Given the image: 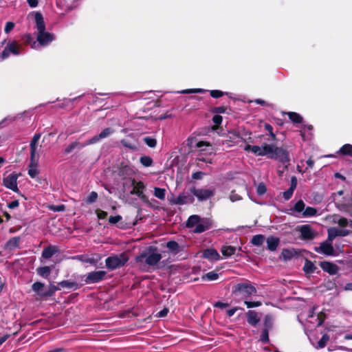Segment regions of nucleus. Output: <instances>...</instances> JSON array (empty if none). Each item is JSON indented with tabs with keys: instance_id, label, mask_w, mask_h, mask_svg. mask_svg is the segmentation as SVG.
<instances>
[{
	"instance_id": "nucleus-1",
	"label": "nucleus",
	"mask_w": 352,
	"mask_h": 352,
	"mask_svg": "<svg viewBox=\"0 0 352 352\" xmlns=\"http://www.w3.org/2000/svg\"><path fill=\"white\" fill-rule=\"evenodd\" d=\"M244 150L252 152L256 156H267L270 159L276 160L282 163L289 162V153L282 147L274 144H263L261 146L247 144Z\"/></svg>"
},
{
	"instance_id": "nucleus-2",
	"label": "nucleus",
	"mask_w": 352,
	"mask_h": 352,
	"mask_svg": "<svg viewBox=\"0 0 352 352\" xmlns=\"http://www.w3.org/2000/svg\"><path fill=\"white\" fill-rule=\"evenodd\" d=\"M34 15L36 28L37 30L36 39L38 44H36V43L34 41L32 45V47L36 48L38 45H47L54 39V34L45 31V24L41 13L36 12L34 13Z\"/></svg>"
},
{
	"instance_id": "nucleus-3",
	"label": "nucleus",
	"mask_w": 352,
	"mask_h": 352,
	"mask_svg": "<svg viewBox=\"0 0 352 352\" xmlns=\"http://www.w3.org/2000/svg\"><path fill=\"white\" fill-rule=\"evenodd\" d=\"M162 258L161 254L153 251L150 247L146 251L137 256L135 261L142 270H147L149 267L156 265Z\"/></svg>"
},
{
	"instance_id": "nucleus-4",
	"label": "nucleus",
	"mask_w": 352,
	"mask_h": 352,
	"mask_svg": "<svg viewBox=\"0 0 352 352\" xmlns=\"http://www.w3.org/2000/svg\"><path fill=\"white\" fill-rule=\"evenodd\" d=\"M145 188L144 182L135 179H126L123 183L124 192H129L131 195H136L143 201H147V197L144 192Z\"/></svg>"
},
{
	"instance_id": "nucleus-5",
	"label": "nucleus",
	"mask_w": 352,
	"mask_h": 352,
	"mask_svg": "<svg viewBox=\"0 0 352 352\" xmlns=\"http://www.w3.org/2000/svg\"><path fill=\"white\" fill-rule=\"evenodd\" d=\"M290 210L292 214L298 218H310L318 215V210L306 206L302 200H298Z\"/></svg>"
},
{
	"instance_id": "nucleus-6",
	"label": "nucleus",
	"mask_w": 352,
	"mask_h": 352,
	"mask_svg": "<svg viewBox=\"0 0 352 352\" xmlns=\"http://www.w3.org/2000/svg\"><path fill=\"white\" fill-rule=\"evenodd\" d=\"M186 226L192 229L195 233H201L208 230L211 223L207 219H201L198 215H192L188 218Z\"/></svg>"
},
{
	"instance_id": "nucleus-7",
	"label": "nucleus",
	"mask_w": 352,
	"mask_h": 352,
	"mask_svg": "<svg viewBox=\"0 0 352 352\" xmlns=\"http://www.w3.org/2000/svg\"><path fill=\"white\" fill-rule=\"evenodd\" d=\"M129 259V257L125 252L113 254L106 258L105 265L109 270H113L124 266L128 262Z\"/></svg>"
},
{
	"instance_id": "nucleus-8",
	"label": "nucleus",
	"mask_w": 352,
	"mask_h": 352,
	"mask_svg": "<svg viewBox=\"0 0 352 352\" xmlns=\"http://www.w3.org/2000/svg\"><path fill=\"white\" fill-rule=\"evenodd\" d=\"M233 292L239 293L245 298H248L252 295H256V289L251 284L241 283L234 286Z\"/></svg>"
},
{
	"instance_id": "nucleus-9",
	"label": "nucleus",
	"mask_w": 352,
	"mask_h": 352,
	"mask_svg": "<svg viewBox=\"0 0 352 352\" xmlns=\"http://www.w3.org/2000/svg\"><path fill=\"white\" fill-rule=\"evenodd\" d=\"M332 243V241H329V239H327V240L322 242L318 247H315L314 250L317 253L325 256H334L336 255V251Z\"/></svg>"
},
{
	"instance_id": "nucleus-10",
	"label": "nucleus",
	"mask_w": 352,
	"mask_h": 352,
	"mask_svg": "<svg viewBox=\"0 0 352 352\" xmlns=\"http://www.w3.org/2000/svg\"><path fill=\"white\" fill-rule=\"evenodd\" d=\"M19 177V175L16 173H12L8 176L5 177L3 179V186L15 192H17L19 191L18 186H17V179Z\"/></svg>"
},
{
	"instance_id": "nucleus-11",
	"label": "nucleus",
	"mask_w": 352,
	"mask_h": 352,
	"mask_svg": "<svg viewBox=\"0 0 352 352\" xmlns=\"http://www.w3.org/2000/svg\"><path fill=\"white\" fill-rule=\"evenodd\" d=\"M301 237L305 240H312L317 236V232L309 224H305L299 228Z\"/></svg>"
},
{
	"instance_id": "nucleus-12",
	"label": "nucleus",
	"mask_w": 352,
	"mask_h": 352,
	"mask_svg": "<svg viewBox=\"0 0 352 352\" xmlns=\"http://www.w3.org/2000/svg\"><path fill=\"white\" fill-rule=\"evenodd\" d=\"M192 194L198 199L199 201H204L214 195V188H194L192 190Z\"/></svg>"
},
{
	"instance_id": "nucleus-13",
	"label": "nucleus",
	"mask_w": 352,
	"mask_h": 352,
	"mask_svg": "<svg viewBox=\"0 0 352 352\" xmlns=\"http://www.w3.org/2000/svg\"><path fill=\"white\" fill-rule=\"evenodd\" d=\"M113 130L111 128H106L102 130L99 135H96L85 142L83 145H80V147H85L86 146L94 144L99 142L100 140L104 139L109 136L111 133H113Z\"/></svg>"
},
{
	"instance_id": "nucleus-14",
	"label": "nucleus",
	"mask_w": 352,
	"mask_h": 352,
	"mask_svg": "<svg viewBox=\"0 0 352 352\" xmlns=\"http://www.w3.org/2000/svg\"><path fill=\"white\" fill-rule=\"evenodd\" d=\"M106 274L104 271H94L87 274L85 280L88 284L98 283L104 280Z\"/></svg>"
},
{
	"instance_id": "nucleus-15",
	"label": "nucleus",
	"mask_w": 352,
	"mask_h": 352,
	"mask_svg": "<svg viewBox=\"0 0 352 352\" xmlns=\"http://www.w3.org/2000/svg\"><path fill=\"white\" fill-rule=\"evenodd\" d=\"M349 232H350L346 229L331 227L327 230V239L333 241L336 237L346 236L349 234Z\"/></svg>"
},
{
	"instance_id": "nucleus-16",
	"label": "nucleus",
	"mask_w": 352,
	"mask_h": 352,
	"mask_svg": "<svg viewBox=\"0 0 352 352\" xmlns=\"http://www.w3.org/2000/svg\"><path fill=\"white\" fill-rule=\"evenodd\" d=\"M41 135L35 134L30 142V160H38V154L37 153V144L40 140Z\"/></svg>"
},
{
	"instance_id": "nucleus-17",
	"label": "nucleus",
	"mask_w": 352,
	"mask_h": 352,
	"mask_svg": "<svg viewBox=\"0 0 352 352\" xmlns=\"http://www.w3.org/2000/svg\"><path fill=\"white\" fill-rule=\"evenodd\" d=\"M329 219L332 223L338 224L341 228L344 229L348 226L352 228V220H348L338 214L332 215L329 217Z\"/></svg>"
},
{
	"instance_id": "nucleus-18",
	"label": "nucleus",
	"mask_w": 352,
	"mask_h": 352,
	"mask_svg": "<svg viewBox=\"0 0 352 352\" xmlns=\"http://www.w3.org/2000/svg\"><path fill=\"white\" fill-rule=\"evenodd\" d=\"M320 266L323 271L331 275L337 274L338 271V267L336 264L328 261L321 262Z\"/></svg>"
},
{
	"instance_id": "nucleus-19",
	"label": "nucleus",
	"mask_w": 352,
	"mask_h": 352,
	"mask_svg": "<svg viewBox=\"0 0 352 352\" xmlns=\"http://www.w3.org/2000/svg\"><path fill=\"white\" fill-rule=\"evenodd\" d=\"M21 239L19 236H14L11 238L5 245L6 250L12 251L19 248Z\"/></svg>"
},
{
	"instance_id": "nucleus-20",
	"label": "nucleus",
	"mask_w": 352,
	"mask_h": 352,
	"mask_svg": "<svg viewBox=\"0 0 352 352\" xmlns=\"http://www.w3.org/2000/svg\"><path fill=\"white\" fill-rule=\"evenodd\" d=\"M58 252V248L54 245H50L43 250L42 258L45 259L50 258L55 253Z\"/></svg>"
},
{
	"instance_id": "nucleus-21",
	"label": "nucleus",
	"mask_w": 352,
	"mask_h": 352,
	"mask_svg": "<svg viewBox=\"0 0 352 352\" xmlns=\"http://www.w3.org/2000/svg\"><path fill=\"white\" fill-rule=\"evenodd\" d=\"M39 173L38 169V160H30L28 169V175L32 178H36Z\"/></svg>"
},
{
	"instance_id": "nucleus-22",
	"label": "nucleus",
	"mask_w": 352,
	"mask_h": 352,
	"mask_svg": "<svg viewBox=\"0 0 352 352\" xmlns=\"http://www.w3.org/2000/svg\"><path fill=\"white\" fill-rule=\"evenodd\" d=\"M203 256L204 258L212 261H217L220 258L219 254L214 249L206 250L203 253Z\"/></svg>"
},
{
	"instance_id": "nucleus-23",
	"label": "nucleus",
	"mask_w": 352,
	"mask_h": 352,
	"mask_svg": "<svg viewBox=\"0 0 352 352\" xmlns=\"http://www.w3.org/2000/svg\"><path fill=\"white\" fill-rule=\"evenodd\" d=\"M280 240L277 237L270 236L267 239V249L270 251H274L276 250Z\"/></svg>"
},
{
	"instance_id": "nucleus-24",
	"label": "nucleus",
	"mask_w": 352,
	"mask_h": 352,
	"mask_svg": "<svg viewBox=\"0 0 352 352\" xmlns=\"http://www.w3.org/2000/svg\"><path fill=\"white\" fill-rule=\"evenodd\" d=\"M247 316L248 323L252 326L256 325L260 320L258 314L254 311H249Z\"/></svg>"
},
{
	"instance_id": "nucleus-25",
	"label": "nucleus",
	"mask_w": 352,
	"mask_h": 352,
	"mask_svg": "<svg viewBox=\"0 0 352 352\" xmlns=\"http://www.w3.org/2000/svg\"><path fill=\"white\" fill-rule=\"evenodd\" d=\"M32 289L34 292L37 293V294L40 297H46L45 295L42 294V293H46V290L44 289V284L41 282H36L34 283L32 286Z\"/></svg>"
},
{
	"instance_id": "nucleus-26",
	"label": "nucleus",
	"mask_w": 352,
	"mask_h": 352,
	"mask_svg": "<svg viewBox=\"0 0 352 352\" xmlns=\"http://www.w3.org/2000/svg\"><path fill=\"white\" fill-rule=\"evenodd\" d=\"M222 254L226 257H230L236 252V248L231 245H223L221 249Z\"/></svg>"
},
{
	"instance_id": "nucleus-27",
	"label": "nucleus",
	"mask_w": 352,
	"mask_h": 352,
	"mask_svg": "<svg viewBox=\"0 0 352 352\" xmlns=\"http://www.w3.org/2000/svg\"><path fill=\"white\" fill-rule=\"evenodd\" d=\"M195 146L200 148V152L209 151L210 153H213V149L208 142L200 141L196 144Z\"/></svg>"
},
{
	"instance_id": "nucleus-28",
	"label": "nucleus",
	"mask_w": 352,
	"mask_h": 352,
	"mask_svg": "<svg viewBox=\"0 0 352 352\" xmlns=\"http://www.w3.org/2000/svg\"><path fill=\"white\" fill-rule=\"evenodd\" d=\"M72 258L78 260L84 263H88L92 265H96L97 263V261H96L94 258L88 257L87 256L85 255H77L73 256Z\"/></svg>"
},
{
	"instance_id": "nucleus-29",
	"label": "nucleus",
	"mask_w": 352,
	"mask_h": 352,
	"mask_svg": "<svg viewBox=\"0 0 352 352\" xmlns=\"http://www.w3.org/2000/svg\"><path fill=\"white\" fill-rule=\"evenodd\" d=\"M52 269L49 266L41 267L37 268L36 272L39 276L43 278H48L51 273Z\"/></svg>"
},
{
	"instance_id": "nucleus-30",
	"label": "nucleus",
	"mask_w": 352,
	"mask_h": 352,
	"mask_svg": "<svg viewBox=\"0 0 352 352\" xmlns=\"http://www.w3.org/2000/svg\"><path fill=\"white\" fill-rule=\"evenodd\" d=\"M153 195L155 197L160 200H164L166 197V190L158 187L153 188Z\"/></svg>"
},
{
	"instance_id": "nucleus-31",
	"label": "nucleus",
	"mask_w": 352,
	"mask_h": 352,
	"mask_svg": "<svg viewBox=\"0 0 352 352\" xmlns=\"http://www.w3.org/2000/svg\"><path fill=\"white\" fill-rule=\"evenodd\" d=\"M7 48H9L10 54L19 55L20 54L19 46L15 41L10 42L7 45Z\"/></svg>"
},
{
	"instance_id": "nucleus-32",
	"label": "nucleus",
	"mask_w": 352,
	"mask_h": 352,
	"mask_svg": "<svg viewBox=\"0 0 352 352\" xmlns=\"http://www.w3.org/2000/svg\"><path fill=\"white\" fill-rule=\"evenodd\" d=\"M167 248L174 254H177L179 251V244L173 241H170L166 243Z\"/></svg>"
},
{
	"instance_id": "nucleus-33",
	"label": "nucleus",
	"mask_w": 352,
	"mask_h": 352,
	"mask_svg": "<svg viewBox=\"0 0 352 352\" xmlns=\"http://www.w3.org/2000/svg\"><path fill=\"white\" fill-rule=\"evenodd\" d=\"M84 143L81 144L78 141H75L70 144L65 149V153L69 154L75 148H82L83 147H80V145H83Z\"/></svg>"
},
{
	"instance_id": "nucleus-34",
	"label": "nucleus",
	"mask_w": 352,
	"mask_h": 352,
	"mask_svg": "<svg viewBox=\"0 0 352 352\" xmlns=\"http://www.w3.org/2000/svg\"><path fill=\"white\" fill-rule=\"evenodd\" d=\"M339 153H340L342 155L351 156L352 155V145L349 144H344V146H342L340 148Z\"/></svg>"
},
{
	"instance_id": "nucleus-35",
	"label": "nucleus",
	"mask_w": 352,
	"mask_h": 352,
	"mask_svg": "<svg viewBox=\"0 0 352 352\" xmlns=\"http://www.w3.org/2000/svg\"><path fill=\"white\" fill-rule=\"evenodd\" d=\"M219 274L214 271L209 272L202 276L203 280H207L209 281L215 280L218 279Z\"/></svg>"
},
{
	"instance_id": "nucleus-36",
	"label": "nucleus",
	"mask_w": 352,
	"mask_h": 352,
	"mask_svg": "<svg viewBox=\"0 0 352 352\" xmlns=\"http://www.w3.org/2000/svg\"><path fill=\"white\" fill-rule=\"evenodd\" d=\"M265 241V236L262 234H257L252 237V243L254 245H261Z\"/></svg>"
},
{
	"instance_id": "nucleus-37",
	"label": "nucleus",
	"mask_w": 352,
	"mask_h": 352,
	"mask_svg": "<svg viewBox=\"0 0 352 352\" xmlns=\"http://www.w3.org/2000/svg\"><path fill=\"white\" fill-rule=\"evenodd\" d=\"M287 115L289 119L294 123H300L302 120V118L297 113L289 112Z\"/></svg>"
},
{
	"instance_id": "nucleus-38",
	"label": "nucleus",
	"mask_w": 352,
	"mask_h": 352,
	"mask_svg": "<svg viewBox=\"0 0 352 352\" xmlns=\"http://www.w3.org/2000/svg\"><path fill=\"white\" fill-rule=\"evenodd\" d=\"M303 270L306 273L311 274L314 272L316 270V267L310 261H306L305 265L303 267Z\"/></svg>"
},
{
	"instance_id": "nucleus-39",
	"label": "nucleus",
	"mask_w": 352,
	"mask_h": 352,
	"mask_svg": "<svg viewBox=\"0 0 352 352\" xmlns=\"http://www.w3.org/2000/svg\"><path fill=\"white\" fill-rule=\"evenodd\" d=\"M329 340V337L327 334H324L322 337V338L318 341L317 345L316 346V349H322L324 348L327 342Z\"/></svg>"
},
{
	"instance_id": "nucleus-40",
	"label": "nucleus",
	"mask_w": 352,
	"mask_h": 352,
	"mask_svg": "<svg viewBox=\"0 0 352 352\" xmlns=\"http://www.w3.org/2000/svg\"><path fill=\"white\" fill-rule=\"evenodd\" d=\"M140 163L145 167H149L153 164V160L149 156H142L140 159Z\"/></svg>"
},
{
	"instance_id": "nucleus-41",
	"label": "nucleus",
	"mask_w": 352,
	"mask_h": 352,
	"mask_svg": "<svg viewBox=\"0 0 352 352\" xmlns=\"http://www.w3.org/2000/svg\"><path fill=\"white\" fill-rule=\"evenodd\" d=\"M187 197L184 194H180L174 201L175 204H185L186 203Z\"/></svg>"
},
{
	"instance_id": "nucleus-42",
	"label": "nucleus",
	"mask_w": 352,
	"mask_h": 352,
	"mask_svg": "<svg viewBox=\"0 0 352 352\" xmlns=\"http://www.w3.org/2000/svg\"><path fill=\"white\" fill-rule=\"evenodd\" d=\"M292 256H293V253L292 251H290L287 249L283 250V251L281 252L280 257L283 260H285V261L289 260L290 258H292Z\"/></svg>"
},
{
	"instance_id": "nucleus-43",
	"label": "nucleus",
	"mask_w": 352,
	"mask_h": 352,
	"mask_svg": "<svg viewBox=\"0 0 352 352\" xmlns=\"http://www.w3.org/2000/svg\"><path fill=\"white\" fill-rule=\"evenodd\" d=\"M144 142L146 143V144L151 147L154 148L157 144V141L155 138H150V137H146L144 138Z\"/></svg>"
},
{
	"instance_id": "nucleus-44",
	"label": "nucleus",
	"mask_w": 352,
	"mask_h": 352,
	"mask_svg": "<svg viewBox=\"0 0 352 352\" xmlns=\"http://www.w3.org/2000/svg\"><path fill=\"white\" fill-rule=\"evenodd\" d=\"M206 91V90L203 89H184L182 91H179L180 94H195V93H203Z\"/></svg>"
},
{
	"instance_id": "nucleus-45",
	"label": "nucleus",
	"mask_w": 352,
	"mask_h": 352,
	"mask_svg": "<svg viewBox=\"0 0 352 352\" xmlns=\"http://www.w3.org/2000/svg\"><path fill=\"white\" fill-rule=\"evenodd\" d=\"M98 199V194L94 192V191H92L89 195L87 197V202L89 203V204H92L94 202H95Z\"/></svg>"
},
{
	"instance_id": "nucleus-46",
	"label": "nucleus",
	"mask_w": 352,
	"mask_h": 352,
	"mask_svg": "<svg viewBox=\"0 0 352 352\" xmlns=\"http://www.w3.org/2000/svg\"><path fill=\"white\" fill-rule=\"evenodd\" d=\"M58 289V287H56V286L50 285L49 287V289L46 290V293H42V294L45 295L46 296H51Z\"/></svg>"
},
{
	"instance_id": "nucleus-47",
	"label": "nucleus",
	"mask_w": 352,
	"mask_h": 352,
	"mask_svg": "<svg viewBox=\"0 0 352 352\" xmlns=\"http://www.w3.org/2000/svg\"><path fill=\"white\" fill-rule=\"evenodd\" d=\"M59 285H61V287H63L72 288L74 286H76V284L75 283H74V282H71V281H69V280H63V281H61L59 283Z\"/></svg>"
},
{
	"instance_id": "nucleus-48",
	"label": "nucleus",
	"mask_w": 352,
	"mask_h": 352,
	"mask_svg": "<svg viewBox=\"0 0 352 352\" xmlns=\"http://www.w3.org/2000/svg\"><path fill=\"white\" fill-rule=\"evenodd\" d=\"M267 189L264 184L260 183L256 188V192L259 195H263L265 193Z\"/></svg>"
},
{
	"instance_id": "nucleus-49",
	"label": "nucleus",
	"mask_w": 352,
	"mask_h": 352,
	"mask_svg": "<svg viewBox=\"0 0 352 352\" xmlns=\"http://www.w3.org/2000/svg\"><path fill=\"white\" fill-rule=\"evenodd\" d=\"M223 95V92L219 90H212L210 91V96L212 98H218Z\"/></svg>"
},
{
	"instance_id": "nucleus-50",
	"label": "nucleus",
	"mask_w": 352,
	"mask_h": 352,
	"mask_svg": "<svg viewBox=\"0 0 352 352\" xmlns=\"http://www.w3.org/2000/svg\"><path fill=\"white\" fill-rule=\"evenodd\" d=\"M294 190H293L291 188H289L287 190L285 191L283 194L284 199L285 200H289L292 197V196L294 193Z\"/></svg>"
},
{
	"instance_id": "nucleus-51",
	"label": "nucleus",
	"mask_w": 352,
	"mask_h": 352,
	"mask_svg": "<svg viewBox=\"0 0 352 352\" xmlns=\"http://www.w3.org/2000/svg\"><path fill=\"white\" fill-rule=\"evenodd\" d=\"M14 27V23L13 22L9 21L7 22L5 26L4 31L6 34H8Z\"/></svg>"
},
{
	"instance_id": "nucleus-52",
	"label": "nucleus",
	"mask_w": 352,
	"mask_h": 352,
	"mask_svg": "<svg viewBox=\"0 0 352 352\" xmlns=\"http://www.w3.org/2000/svg\"><path fill=\"white\" fill-rule=\"evenodd\" d=\"M245 304L247 305L248 308L259 307L261 305V303L259 301L250 302L247 300L245 301Z\"/></svg>"
},
{
	"instance_id": "nucleus-53",
	"label": "nucleus",
	"mask_w": 352,
	"mask_h": 352,
	"mask_svg": "<svg viewBox=\"0 0 352 352\" xmlns=\"http://www.w3.org/2000/svg\"><path fill=\"white\" fill-rule=\"evenodd\" d=\"M122 219V217L120 215H116V216H111L109 219V221L111 223H116L119 222Z\"/></svg>"
},
{
	"instance_id": "nucleus-54",
	"label": "nucleus",
	"mask_w": 352,
	"mask_h": 352,
	"mask_svg": "<svg viewBox=\"0 0 352 352\" xmlns=\"http://www.w3.org/2000/svg\"><path fill=\"white\" fill-rule=\"evenodd\" d=\"M265 128L270 133V135L272 137V139L273 140H275L276 139V135L273 133V127L270 124H265Z\"/></svg>"
},
{
	"instance_id": "nucleus-55",
	"label": "nucleus",
	"mask_w": 352,
	"mask_h": 352,
	"mask_svg": "<svg viewBox=\"0 0 352 352\" xmlns=\"http://www.w3.org/2000/svg\"><path fill=\"white\" fill-rule=\"evenodd\" d=\"M261 340L263 342H267L269 340L268 337V331L267 329H264L261 336Z\"/></svg>"
},
{
	"instance_id": "nucleus-56",
	"label": "nucleus",
	"mask_w": 352,
	"mask_h": 352,
	"mask_svg": "<svg viewBox=\"0 0 352 352\" xmlns=\"http://www.w3.org/2000/svg\"><path fill=\"white\" fill-rule=\"evenodd\" d=\"M96 214L98 219H105L107 216V212L103 210H97Z\"/></svg>"
},
{
	"instance_id": "nucleus-57",
	"label": "nucleus",
	"mask_w": 352,
	"mask_h": 352,
	"mask_svg": "<svg viewBox=\"0 0 352 352\" xmlns=\"http://www.w3.org/2000/svg\"><path fill=\"white\" fill-rule=\"evenodd\" d=\"M230 199L231 201L234 202L236 201L241 200V197L239 195L232 192L231 195H230Z\"/></svg>"
},
{
	"instance_id": "nucleus-58",
	"label": "nucleus",
	"mask_w": 352,
	"mask_h": 352,
	"mask_svg": "<svg viewBox=\"0 0 352 352\" xmlns=\"http://www.w3.org/2000/svg\"><path fill=\"white\" fill-rule=\"evenodd\" d=\"M50 208L54 210V211H56V212H60V211H64L65 210V206L64 205H59V206H52L50 207Z\"/></svg>"
},
{
	"instance_id": "nucleus-59",
	"label": "nucleus",
	"mask_w": 352,
	"mask_h": 352,
	"mask_svg": "<svg viewBox=\"0 0 352 352\" xmlns=\"http://www.w3.org/2000/svg\"><path fill=\"white\" fill-rule=\"evenodd\" d=\"M10 52L9 51V48H7V47H6L1 53V57L2 58V59H6L10 56Z\"/></svg>"
},
{
	"instance_id": "nucleus-60",
	"label": "nucleus",
	"mask_w": 352,
	"mask_h": 352,
	"mask_svg": "<svg viewBox=\"0 0 352 352\" xmlns=\"http://www.w3.org/2000/svg\"><path fill=\"white\" fill-rule=\"evenodd\" d=\"M296 186H297V179L296 177H292L291 179V186H290L289 188L294 190L295 188H296Z\"/></svg>"
},
{
	"instance_id": "nucleus-61",
	"label": "nucleus",
	"mask_w": 352,
	"mask_h": 352,
	"mask_svg": "<svg viewBox=\"0 0 352 352\" xmlns=\"http://www.w3.org/2000/svg\"><path fill=\"white\" fill-rule=\"evenodd\" d=\"M124 171L127 175H131L133 173V169L129 166H124L123 170H121V172Z\"/></svg>"
},
{
	"instance_id": "nucleus-62",
	"label": "nucleus",
	"mask_w": 352,
	"mask_h": 352,
	"mask_svg": "<svg viewBox=\"0 0 352 352\" xmlns=\"http://www.w3.org/2000/svg\"><path fill=\"white\" fill-rule=\"evenodd\" d=\"M204 173L202 172H196L192 174V177L195 179H201Z\"/></svg>"
},
{
	"instance_id": "nucleus-63",
	"label": "nucleus",
	"mask_w": 352,
	"mask_h": 352,
	"mask_svg": "<svg viewBox=\"0 0 352 352\" xmlns=\"http://www.w3.org/2000/svg\"><path fill=\"white\" fill-rule=\"evenodd\" d=\"M19 201L17 200H14L8 204V208L13 209L19 206Z\"/></svg>"
},
{
	"instance_id": "nucleus-64",
	"label": "nucleus",
	"mask_w": 352,
	"mask_h": 352,
	"mask_svg": "<svg viewBox=\"0 0 352 352\" xmlns=\"http://www.w3.org/2000/svg\"><path fill=\"white\" fill-rule=\"evenodd\" d=\"M212 120L215 124H220L222 122V117L220 116H214Z\"/></svg>"
}]
</instances>
